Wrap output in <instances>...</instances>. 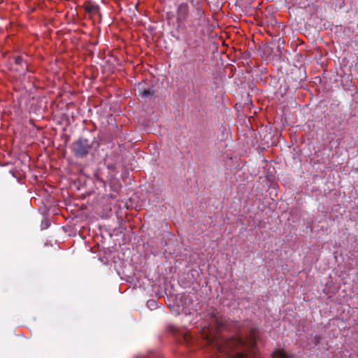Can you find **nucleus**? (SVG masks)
<instances>
[{"instance_id":"obj_1","label":"nucleus","mask_w":358,"mask_h":358,"mask_svg":"<svg viewBox=\"0 0 358 358\" xmlns=\"http://www.w3.org/2000/svg\"><path fill=\"white\" fill-rule=\"evenodd\" d=\"M257 328H252L245 337H236L229 342L231 358H256Z\"/></svg>"},{"instance_id":"obj_2","label":"nucleus","mask_w":358,"mask_h":358,"mask_svg":"<svg viewBox=\"0 0 358 358\" xmlns=\"http://www.w3.org/2000/svg\"><path fill=\"white\" fill-rule=\"evenodd\" d=\"M93 145V141H90L81 136L71 143L70 148L76 158L83 159L89 155Z\"/></svg>"},{"instance_id":"obj_3","label":"nucleus","mask_w":358,"mask_h":358,"mask_svg":"<svg viewBox=\"0 0 358 358\" xmlns=\"http://www.w3.org/2000/svg\"><path fill=\"white\" fill-rule=\"evenodd\" d=\"M190 13V6L187 2H182L178 6L176 13L177 29L185 31L187 29L186 22L189 24V20H187Z\"/></svg>"},{"instance_id":"obj_4","label":"nucleus","mask_w":358,"mask_h":358,"mask_svg":"<svg viewBox=\"0 0 358 358\" xmlns=\"http://www.w3.org/2000/svg\"><path fill=\"white\" fill-rule=\"evenodd\" d=\"M205 317L208 320V322L203 327V331L206 328L208 330L210 327H222L224 324L223 320L220 317L218 312L213 308L207 310L205 313Z\"/></svg>"},{"instance_id":"obj_5","label":"nucleus","mask_w":358,"mask_h":358,"mask_svg":"<svg viewBox=\"0 0 358 358\" xmlns=\"http://www.w3.org/2000/svg\"><path fill=\"white\" fill-rule=\"evenodd\" d=\"M196 7L195 10L190 15L189 20V27L195 29L204 26L206 21L203 10L198 5H196Z\"/></svg>"},{"instance_id":"obj_6","label":"nucleus","mask_w":358,"mask_h":358,"mask_svg":"<svg viewBox=\"0 0 358 358\" xmlns=\"http://www.w3.org/2000/svg\"><path fill=\"white\" fill-rule=\"evenodd\" d=\"M138 93L142 98H148L155 94V90L152 87H148L147 89L142 88L139 89Z\"/></svg>"},{"instance_id":"obj_7","label":"nucleus","mask_w":358,"mask_h":358,"mask_svg":"<svg viewBox=\"0 0 358 358\" xmlns=\"http://www.w3.org/2000/svg\"><path fill=\"white\" fill-rule=\"evenodd\" d=\"M84 5L85 10L91 14H95L99 12V7L94 4H92L90 1H86Z\"/></svg>"},{"instance_id":"obj_8","label":"nucleus","mask_w":358,"mask_h":358,"mask_svg":"<svg viewBox=\"0 0 358 358\" xmlns=\"http://www.w3.org/2000/svg\"><path fill=\"white\" fill-rule=\"evenodd\" d=\"M275 358H289L283 349H278L273 352Z\"/></svg>"},{"instance_id":"obj_9","label":"nucleus","mask_w":358,"mask_h":358,"mask_svg":"<svg viewBox=\"0 0 358 358\" xmlns=\"http://www.w3.org/2000/svg\"><path fill=\"white\" fill-rule=\"evenodd\" d=\"M22 62H23V59H22V57H20V56H17V57H15V63L16 64H19V65H20V64H22Z\"/></svg>"},{"instance_id":"obj_10","label":"nucleus","mask_w":358,"mask_h":358,"mask_svg":"<svg viewBox=\"0 0 358 358\" xmlns=\"http://www.w3.org/2000/svg\"><path fill=\"white\" fill-rule=\"evenodd\" d=\"M131 7H133V10H131V12H132L133 14H134V10L138 9V3H133L131 2Z\"/></svg>"},{"instance_id":"obj_11","label":"nucleus","mask_w":358,"mask_h":358,"mask_svg":"<svg viewBox=\"0 0 358 358\" xmlns=\"http://www.w3.org/2000/svg\"><path fill=\"white\" fill-rule=\"evenodd\" d=\"M278 48H280L281 45H284V44H285L284 39L282 38H279V39L278 41Z\"/></svg>"},{"instance_id":"obj_12","label":"nucleus","mask_w":358,"mask_h":358,"mask_svg":"<svg viewBox=\"0 0 358 358\" xmlns=\"http://www.w3.org/2000/svg\"><path fill=\"white\" fill-rule=\"evenodd\" d=\"M184 339L185 340V341L187 343L189 342L190 340L192 339V337L190 336V335H188V334H185V336H184Z\"/></svg>"}]
</instances>
